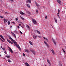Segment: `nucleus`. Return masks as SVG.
I'll use <instances>...</instances> for the list:
<instances>
[{"label":"nucleus","instance_id":"nucleus-27","mask_svg":"<svg viewBox=\"0 0 66 66\" xmlns=\"http://www.w3.org/2000/svg\"><path fill=\"white\" fill-rule=\"evenodd\" d=\"M21 18V19H22V20H24V19L23 18L21 17V16H20Z\"/></svg>","mask_w":66,"mask_h":66},{"label":"nucleus","instance_id":"nucleus-4","mask_svg":"<svg viewBox=\"0 0 66 66\" xmlns=\"http://www.w3.org/2000/svg\"><path fill=\"white\" fill-rule=\"evenodd\" d=\"M52 40L53 42V43H54V44L55 45V46H56V42H55V41L54 40V39L52 38Z\"/></svg>","mask_w":66,"mask_h":66},{"label":"nucleus","instance_id":"nucleus-42","mask_svg":"<svg viewBox=\"0 0 66 66\" xmlns=\"http://www.w3.org/2000/svg\"><path fill=\"white\" fill-rule=\"evenodd\" d=\"M4 53L5 54H7V53H6V51L4 52Z\"/></svg>","mask_w":66,"mask_h":66},{"label":"nucleus","instance_id":"nucleus-21","mask_svg":"<svg viewBox=\"0 0 66 66\" xmlns=\"http://www.w3.org/2000/svg\"><path fill=\"white\" fill-rule=\"evenodd\" d=\"M6 57H7V58H10V56L9 55H6Z\"/></svg>","mask_w":66,"mask_h":66},{"label":"nucleus","instance_id":"nucleus-62","mask_svg":"<svg viewBox=\"0 0 66 66\" xmlns=\"http://www.w3.org/2000/svg\"><path fill=\"white\" fill-rule=\"evenodd\" d=\"M12 26H11L10 27V28H12Z\"/></svg>","mask_w":66,"mask_h":66},{"label":"nucleus","instance_id":"nucleus-46","mask_svg":"<svg viewBox=\"0 0 66 66\" xmlns=\"http://www.w3.org/2000/svg\"><path fill=\"white\" fill-rule=\"evenodd\" d=\"M0 2H3L2 0H0Z\"/></svg>","mask_w":66,"mask_h":66},{"label":"nucleus","instance_id":"nucleus-24","mask_svg":"<svg viewBox=\"0 0 66 66\" xmlns=\"http://www.w3.org/2000/svg\"><path fill=\"white\" fill-rule=\"evenodd\" d=\"M14 32H15V33H16V34H18V32L16 30H15L14 31Z\"/></svg>","mask_w":66,"mask_h":66},{"label":"nucleus","instance_id":"nucleus-43","mask_svg":"<svg viewBox=\"0 0 66 66\" xmlns=\"http://www.w3.org/2000/svg\"><path fill=\"white\" fill-rule=\"evenodd\" d=\"M46 45L47 46V47H48V48L49 47V45L47 44H46Z\"/></svg>","mask_w":66,"mask_h":66},{"label":"nucleus","instance_id":"nucleus-60","mask_svg":"<svg viewBox=\"0 0 66 66\" xmlns=\"http://www.w3.org/2000/svg\"><path fill=\"white\" fill-rule=\"evenodd\" d=\"M50 66H51V64L50 63Z\"/></svg>","mask_w":66,"mask_h":66},{"label":"nucleus","instance_id":"nucleus-50","mask_svg":"<svg viewBox=\"0 0 66 66\" xmlns=\"http://www.w3.org/2000/svg\"><path fill=\"white\" fill-rule=\"evenodd\" d=\"M2 36L0 35V37H2Z\"/></svg>","mask_w":66,"mask_h":66},{"label":"nucleus","instance_id":"nucleus-56","mask_svg":"<svg viewBox=\"0 0 66 66\" xmlns=\"http://www.w3.org/2000/svg\"><path fill=\"white\" fill-rule=\"evenodd\" d=\"M1 48H2V46H1Z\"/></svg>","mask_w":66,"mask_h":66},{"label":"nucleus","instance_id":"nucleus-19","mask_svg":"<svg viewBox=\"0 0 66 66\" xmlns=\"http://www.w3.org/2000/svg\"><path fill=\"white\" fill-rule=\"evenodd\" d=\"M35 4L36 5V6H38V4L36 2H35Z\"/></svg>","mask_w":66,"mask_h":66},{"label":"nucleus","instance_id":"nucleus-38","mask_svg":"<svg viewBox=\"0 0 66 66\" xmlns=\"http://www.w3.org/2000/svg\"><path fill=\"white\" fill-rule=\"evenodd\" d=\"M0 18H3V16H1V15H0Z\"/></svg>","mask_w":66,"mask_h":66},{"label":"nucleus","instance_id":"nucleus-10","mask_svg":"<svg viewBox=\"0 0 66 66\" xmlns=\"http://www.w3.org/2000/svg\"><path fill=\"white\" fill-rule=\"evenodd\" d=\"M51 50L52 51L53 55H54V50Z\"/></svg>","mask_w":66,"mask_h":66},{"label":"nucleus","instance_id":"nucleus-35","mask_svg":"<svg viewBox=\"0 0 66 66\" xmlns=\"http://www.w3.org/2000/svg\"><path fill=\"white\" fill-rule=\"evenodd\" d=\"M58 13H57V16L58 17H59V18H60V16H59V14H58Z\"/></svg>","mask_w":66,"mask_h":66},{"label":"nucleus","instance_id":"nucleus-6","mask_svg":"<svg viewBox=\"0 0 66 66\" xmlns=\"http://www.w3.org/2000/svg\"><path fill=\"white\" fill-rule=\"evenodd\" d=\"M30 51H31L35 55V52L34 51V50H30Z\"/></svg>","mask_w":66,"mask_h":66},{"label":"nucleus","instance_id":"nucleus-54","mask_svg":"<svg viewBox=\"0 0 66 66\" xmlns=\"http://www.w3.org/2000/svg\"><path fill=\"white\" fill-rule=\"evenodd\" d=\"M0 40L1 41L2 40L1 39V38H0Z\"/></svg>","mask_w":66,"mask_h":66},{"label":"nucleus","instance_id":"nucleus-41","mask_svg":"<svg viewBox=\"0 0 66 66\" xmlns=\"http://www.w3.org/2000/svg\"><path fill=\"white\" fill-rule=\"evenodd\" d=\"M2 49H3V50H5V48H3Z\"/></svg>","mask_w":66,"mask_h":66},{"label":"nucleus","instance_id":"nucleus-47","mask_svg":"<svg viewBox=\"0 0 66 66\" xmlns=\"http://www.w3.org/2000/svg\"><path fill=\"white\" fill-rule=\"evenodd\" d=\"M1 41H2V42H4V41L3 40H2Z\"/></svg>","mask_w":66,"mask_h":66},{"label":"nucleus","instance_id":"nucleus-5","mask_svg":"<svg viewBox=\"0 0 66 66\" xmlns=\"http://www.w3.org/2000/svg\"><path fill=\"white\" fill-rule=\"evenodd\" d=\"M7 42H9V43H11V44H13V42H12V41H10L9 39H7Z\"/></svg>","mask_w":66,"mask_h":66},{"label":"nucleus","instance_id":"nucleus-39","mask_svg":"<svg viewBox=\"0 0 66 66\" xmlns=\"http://www.w3.org/2000/svg\"><path fill=\"white\" fill-rule=\"evenodd\" d=\"M36 13H38V11L37 10H36Z\"/></svg>","mask_w":66,"mask_h":66},{"label":"nucleus","instance_id":"nucleus-40","mask_svg":"<svg viewBox=\"0 0 66 66\" xmlns=\"http://www.w3.org/2000/svg\"><path fill=\"white\" fill-rule=\"evenodd\" d=\"M23 55L24 56H25V54H24V53H23Z\"/></svg>","mask_w":66,"mask_h":66},{"label":"nucleus","instance_id":"nucleus-26","mask_svg":"<svg viewBox=\"0 0 66 66\" xmlns=\"http://www.w3.org/2000/svg\"><path fill=\"white\" fill-rule=\"evenodd\" d=\"M8 61L9 63L11 62V61L10 60H8Z\"/></svg>","mask_w":66,"mask_h":66},{"label":"nucleus","instance_id":"nucleus-32","mask_svg":"<svg viewBox=\"0 0 66 66\" xmlns=\"http://www.w3.org/2000/svg\"><path fill=\"white\" fill-rule=\"evenodd\" d=\"M59 65L60 66H62V64H61L60 63L59 64Z\"/></svg>","mask_w":66,"mask_h":66},{"label":"nucleus","instance_id":"nucleus-17","mask_svg":"<svg viewBox=\"0 0 66 66\" xmlns=\"http://www.w3.org/2000/svg\"><path fill=\"white\" fill-rule=\"evenodd\" d=\"M37 33H38V34H40V32L38 30H37Z\"/></svg>","mask_w":66,"mask_h":66},{"label":"nucleus","instance_id":"nucleus-16","mask_svg":"<svg viewBox=\"0 0 66 66\" xmlns=\"http://www.w3.org/2000/svg\"><path fill=\"white\" fill-rule=\"evenodd\" d=\"M47 61L48 64H50V61H49L48 59L47 60Z\"/></svg>","mask_w":66,"mask_h":66},{"label":"nucleus","instance_id":"nucleus-51","mask_svg":"<svg viewBox=\"0 0 66 66\" xmlns=\"http://www.w3.org/2000/svg\"><path fill=\"white\" fill-rule=\"evenodd\" d=\"M21 27H22V28H23V26L22 25L21 26Z\"/></svg>","mask_w":66,"mask_h":66},{"label":"nucleus","instance_id":"nucleus-15","mask_svg":"<svg viewBox=\"0 0 66 66\" xmlns=\"http://www.w3.org/2000/svg\"><path fill=\"white\" fill-rule=\"evenodd\" d=\"M29 43L31 45H33V44H32V42H31V41H29Z\"/></svg>","mask_w":66,"mask_h":66},{"label":"nucleus","instance_id":"nucleus-58","mask_svg":"<svg viewBox=\"0 0 66 66\" xmlns=\"http://www.w3.org/2000/svg\"><path fill=\"white\" fill-rule=\"evenodd\" d=\"M43 38H44V39H45V38H45V37H43Z\"/></svg>","mask_w":66,"mask_h":66},{"label":"nucleus","instance_id":"nucleus-31","mask_svg":"<svg viewBox=\"0 0 66 66\" xmlns=\"http://www.w3.org/2000/svg\"><path fill=\"white\" fill-rule=\"evenodd\" d=\"M45 18L46 19H47L48 18H47V16H46L45 17Z\"/></svg>","mask_w":66,"mask_h":66},{"label":"nucleus","instance_id":"nucleus-57","mask_svg":"<svg viewBox=\"0 0 66 66\" xmlns=\"http://www.w3.org/2000/svg\"><path fill=\"white\" fill-rule=\"evenodd\" d=\"M43 9H44L45 8V7L44 6H43Z\"/></svg>","mask_w":66,"mask_h":66},{"label":"nucleus","instance_id":"nucleus-55","mask_svg":"<svg viewBox=\"0 0 66 66\" xmlns=\"http://www.w3.org/2000/svg\"><path fill=\"white\" fill-rule=\"evenodd\" d=\"M37 31V30H35V31H34L35 32V33H36V31Z\"/></svg>","mask_w":66,"mask_h":66},{"label":"nucleus","instance_id":"nucleus-37","mask_svg":"<svg viewBox=\"0 0 66 66\" xmlns=\"http://www.w3.org/2000/svg\"><path fill=\"white\" fill-rule=\"evenodd\" d=\"M9 1H10L11 2H14V1L13 0H9Z\"/></svg>","mask_w":66,"mask_h":66},{"label":"nucleus","instance_id":"nucleus-49","mask_svg":"<svg viewBox=\"0 0 66 66\" xmlns=\"http://www.w3.org/2000/svg\"><path fill=\"white\" fill-rule=\"evenodd\" d=\"M18 29H19V28H20L19 26H18Z\"/></svg>","mask_w":66,"mask_h":66},{"label":"nucleus","instance_id":"nucleus-12","mask_svg":"<svg viewBox=\"0 0 66 66\" xmlns=\"http://www.w3.org/2000/svg\"><path fill=\"white\" fill-rule=\"evenodd\" d=\"M27 1L26 2L28 3V2H29V3H31V0H27Z\"/></svg>","mask_w":66,"mask_h":66},{"label":"nucleus","instance_id":"nucleus-34","mask_svg":"<svg viewBox=\"0 0 66 66\" xmlns=\"http://www.w3.org/2000/svg\"><path fill=\"white\" fill-rule=\"evenodd\" d=\"M18 19L17 18H15V20L16 21H17L18 20Z\"/></svg>","mask_w":66,"mask_h":66},{"label":"nucleus","instance_id":"nucleus-20","mask_svg":"<svg viewBox=\"0 0 66 66\" xmlns=\"http://www.w3.org/2000/svg\"><path fill=\"white\" fill-rule=\"evenodd\" d=\"M18 23H22V22H21V21L20 20H19L18 21Z\"/></svg>","mask_w":66,"mask_h":66},{"label":"nucleus","instance_id":"nucleus-3","mask_svg":"<svg viewBox=\"0 0 66 66\" xmlns=\"http://www.w3.org/2000/svg\"><path fill=\"white\" fill-rule=\"evenodd\" d=\"M8 48L9 49V51L11 52V53H13V51L12 50L11 48L10 47H8Z\"/></svg>","mask_w":66,"mask_h":66},{"label":"nucleus","instance_id":"nucleus-59","mask_svg":"<svg viewBox=\"0 0 66 66\" xmlns=\"http://www.w3.org/2000/svg\"><path fill=\"white\" fill-rule=\"evenodd\" d=\"M29 28V29H30V27H29V28Z\"/></svg>","mask_w":66,"mask_h":66},{"label":"nucleus","instance_id":"nucleus-25","mask_svg":"<svg viewBox=\"0 0 66 66\" xmlns=\"http://www.w3.org/2000/svg\"><path fill=\"white\" fill-rule=\"evenodd\" d=\"M60 10L58 9V13L57 14H60Z\"/></svg>","mask_w":66,"mask_h":66},{"label":"nucleus","instance_id":"nucleus-44","mask_svg":"<svg viewBox=\"0 0 66 66\" xmlns=\"http://www.w3.org/2000/svg\"><path fill=\"white\" fill-rule=\"evenodd\" d=\"M20 32L21 34H22V32H21V31H20Z\"/></svg>","mask_w":66,"mask_h":66},{"label":"nucleus","instance_id":"nucleus-28","mask_svg":"<svg viewBox=\"0 0 66 66\" xmlns=\"http://www.w3.org/2000/svg\"><path fill=\"white\" fill-rule=\"evenodd\" d=\"M62 50L63 51V52H64V53H65V51L64 50V49H63V48H62Z\"/></svg>","mask_w":66,"mask_h":66},{"label":"nucleus","instance_id":"nucleus-53","mask_svg":"<svg viewBox=\"0 0 66 66\" xmlns=\"http://www.w3.org/2000/svg\"><path fill=\"white\" fill-rule=\"evenodd\" d=\"M12 23H14V24H15V23L14 22H12Z\"/></svg>","mask_w":66,"mask_h":66},{"label":"nucleus","instance_id":"nucleus-36","mask_svg":"<svg viewBox=\"0 0 66 66\" xmlns=\"http://www.w3.org/2000/svg\"><path fill=\"white\" fill-rule=\"evenodd\" d=\"M44 44H46H46H47V43H46V42L45 41H44Z\"/></svg>","mask_w":66,"mask_h":66},{"label":"nucleus","instance_id":"nucleus-11","mask_svg":"<svg viewBox=\"0 0 66 66\" xmlns=\"http://www.w3.org/2000/svg\"><path fill=\"white\" fill-rule=\"evenodd\" d=\"M11 33L13 35V36H14L15 38H16V35H15V34L13 33L12 32V31L11 32Z\"/></svg>","mask_w":66,"mask_h":66},{"label":"nucleus","instance_id":"nucleus-13","mask_svg":"<svg viewBox=\"0 0 66 66\" xmlns=\"http://www.w3.org/2000/svg\"><path fill=\"white\" fill-rule=\"evenodd\" d=\"M3 20L4 22L5 23L6 22H7V20L6 19H3Z\"/></svg>","mask_w":66,"mask_h":66},{"label":"nucleus","instance_id":"nucleus-2","mask_svg":"<svg viewBox=\"0 0 66 66\" xmlns=\"http://www.w3.org/2000/svg\"><path fill=\"white\" fill-rule=\"evenodd\" d=\"M32 21L34 24H36L37 23V22L36 21V20L34 19L32 20Z\"/></svg>","mask_w":66,"mask_h":66},{"label":"nucleus","instance_id":"nucleus-63","mask_svg":"<svg viewBox=\"0 0 66 66\" xmlns=\"http://www.w3.org/2000/svg\"><path fill=\"white\" fill-rule=\"evenodd\" d=\"M0 57H1V55H0Z\"/></svg>","mask_w":66,"mask_h":66},{"label":"nucleus","instance_id":"nucleus-18","mask_svg":"<svg viewBox=\"0 0 66 66\" xmlns=\"http://www.w3.org/2000/svg\"><path fill=\"white\" fill-rule=\"evenodd\" d=\"M27 5L28 7H30V5L29 4H27Z\"/></svg>","mask_w":66,"mask_h":66},{"label":"nucleus","instance_id":"nucleus-33","mask_svg":"<svg viewBox=\"0 0 66 66\" xmlns=\"http://www.w3.org/2000/svg\"><path fill=\"white\" fill-rule=\"evenodd\" d=\"M26 27L27 28H29V26H28V24H27L26 25Z\"/></svg>","mask_w":66,"mask_h":66},{"label":"nucleus","instance_id":"nucleus-30","mask_svg":"<svg viewBox=\"0 0 66 66\" xmlns=\"http://www.w3.org/2000/svg\"><path fill=\"white\" fill-rule=\"evenodd\" d=\"M8 25H10V21L8 22Z\"/></svg>","mask_w":66,"mask_h":66},{"label":"nucleus","instance_id":"nucleus-52","mask_svg":"<svg viewBox=\"0 0 66 66\" xmlns=\"http://www.w3.org/2000/svg\"><path fill=\"white\" fill-rule=\"evenodd\" d=\"M21 26V24H19V26Z\"/></svg>","mask_w":66,"mask_h":66},{"label":"nucleus","instance_id":"nucleus-8","mask_svg":"<svg viewBox=\"0 0 66 66\" xmlns=\"http://www.w3.org/2000/svg\"><path fill=\"white\" fill-rule=\"evenodd\" d=\"M33 37L35 39H36V38L37 37V36L36 35H34L33 36Z\"/></svg>","mask_w":66,"mask_h":66},{"label":"nucleus","instance_id":"nucleus-23","mask_svg":"<svg viewBox=\"0 0 66 66\" xmlns=\"http://www.w3.org/2000/svg\"><path fill=\"white\" fill-rule=\"evenodd\" d=\"M1 38L3 40H5V39H4V38H3V36H2V37H1Z\"/></svg>","mask_w":66,"mask_h":66},{"label":"nucleus","instance_id":"nucleus-48","mask_svg":"<svg viewBox=\"0 0 66 66\" xmlns=\"http://www.w3.org/2000/svg\"><path fill=\"white\" fill-rule=\"evenodd\" d=\"M5 14H7V12H5Z\"/></svg>","mask_w":66,"mask_h":66},{"label":"nucleus","instance_id":"nucleus-61","mask_svg":"<svg viewBox=\"0 0 66 66\" xmlns=\"http://www.w3.org/2000/svg\"><path fill=\"white\" fill-rule=\"evenodd\" d=\"M45 66H47V65H46V64H45Z\"/></svg>","mask_w":66,"mask_h":66},{"label":"nucleus","instance_id":"nucleus-22","mask_svg":"<svg viewBox=\"0 0 66 66\" xmlns=\"http://www.w3.org/2000/svg\"><path fill=\"white\" fill-rule=\"evenodd\" d=\"M23 14H24V13L23 12H20V14L21 15H23Z\"/></svg>","mask_w":66,"mask_h":66},{"label":"nucleus","instance_id":"nucleus-9","mask_svg":"<svg viewBox=\"0 0 66 66\" xmlns=\"http://www.w3.org/2000/svg\"><path fill=\"white\" fill-rule=\"evenodd\" d=\"M54 21H55V22L56 23H57V19H56V18H54Z\"/></svg>","mask_w":66,"mask_h":66},{"label":"nucleus","instance_id":"nucleus-1","mask_svg":"<svg viewBox=\"0 0 66 66\" xmlns=\"http://www.w3.org/2000/svg\"><path fill=\"white\" fill-rule=\"evenodd\" d=\"M9 39H11V41L13 43H14V44L15 45H14L15 46H16V47H18V48H20L19 46L18 45V44H17V42H15V40L13 39L11 37H10V36H9Z\"/></svg>","mask_w":66,"mask_h":66},{"label":"nucleus","instance_id":"nucleus-64","mask_svg":"<svg viewBox=\"0 0 66 66\" xmlns=\"http://www.w3.org/2000/svg\"><path fill=\"white\" fill-rule=\"evenodd\" d=\"M5 60H6V59L5 58Z\"/></svg>","mask_w":66,"mask_h":66},{"label":"nucleus","instance_id":"nucleus-7","mask_svg":"<svg viewBox=\"0 0 66 66\" xmlns=\"http://www.w3.org/2000/svg\"><path fill=\"white\" fill-rule=\"evenodd\" d=\"M57 2L58 3H59V4L60 5L61 4V1L60 0H57Z\"/></svg>","mask_w":66,"mask_h":66},{"label":"nucleus","instance_id":"nucleus-29","mask_svg":"<svg viewBox=\"0 0 66 66\" xmlns=\"http://www.w3.org/2000/svg\"><path fill=\"white\" fill-rule=\"evenodd\" d=\"M45 39L46 40V41H47V42H48V39L47 38H45Z\"/></svg>","mask_w":66,"mask_h":66},{"label":"nucleus","instance_id":"nucleus-14","mask_svg":"<svg viewBox=\"0 0 66 66\" xmlns=\"http://www.w3.org/2000/svg\"><path fill=\"white\" fill-rule=\"evenodd\" d=\"M25 51L26 52H27V53H29V52H30V51H29L27 49L25 50Z\"/></svg>","mask_w":66,"mask_h":66},{"label":"nucleus","instance_id":"nucleus-45","mask_svg":"<svg viewBox=\"0 0 66 66\" xmlns=\"http://www.w3.org/2000/svg\"><path fill=\"white\" fill-rule=\"evenodd\" d=\"M38 37H39V38H42V37H41V36H38Z\"/></svg>","mask_w":66,"mask_h":66}]
</instances>
